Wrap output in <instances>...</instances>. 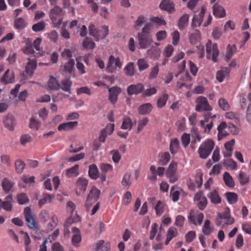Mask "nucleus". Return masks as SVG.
Returning a JSON list of instances; mask_svg holds the SVG:
<instances>
[{
    "label": "nucleus",
    "mask_w": 251,
    "mask_h": 251,
    "mask_svg": "<svg viewBox=\"0 0 251 251\" xmlns=\"http://www.w3.org/2000/svg\"><path fill=\"white\" fill-rule=\"evenodd\" d=\"M147 18L143 16L140 15L138 17L135 22L134 28L138 30L144 24V26L142 28L141 31L137 33V38L140 48L145 49L148 48L152 42L151 32L152 25L150 23H146Z\"/></svg>",
    "instance_id": "obj_1"
},
{
    "label": "nucleus",
    "mask_w": 251,
    "mask_h": 251,
    "mask_svg": "<svg viewBox=\"0 0 251 251\" xmlns=\"http://www.w3.org/2000/svg\"><path fill=\"white\" fill-rule=\"evenodd\" d=\"M88 28L89 34L93 36L96 41L104 39L109 34V28L105 25L98 28L91 24L89 25Z\"/></svg>",
    "instance_id": "obj_2"
},
{
    "label": "nucleus",
    "mask_w": 251,
    "mask_h": 251,
    "mask_svg": "<svg viewBox=\"0 0 251 251\" xmlns=\"http://www.w3.org/2000/svg\"><path fill=\"white\" fill-rule=\"evenodd\" d=\"M215 146L214 141L211 139H207L200 146L198 152L200 158L206 159L211 153Z\"/></svg>",
    "instance_id": "obj_3"
},
{
    "label": "nucleus",
    "mask_w": 251,
    "mask_h": 251,
    "mask_svg": "<svg viewBox=\"0 0 251 251\" xmlns=\"http://www.w3.org/2000/svg\"><path fill=\"white\" fill-rule=\"evenodd\" d=\"M64 12L61 8L55 6L51 9L49 13L50 20L55 26H59L62 23Z\"/></svg>",
    "instance_id": "obj_4"
},
{
    "label": "nucleus",
    "mask_w": 251,
    "mask_h": 251,
    "mask_svg": "<svg viewBox=\"0 0 251 251\" xmlns=\"http://www.w3.org/2000/svg\"><path fill=\"white\" fill-rule=\"evenodd\" d=\"M100 191L96 186L92 187L87 197L85 206L87 210H89L91 206L99 199Z\"/></svg>",
    "instance_id": "obj_5"
},
{
    "label": "nucleus",
    "mask_w": 251,
    "mask_h": 251,
    "mask_svg": "<svg viewBox=\"0 0 251 251\" xmlns=\"http://www.w3.org/2000/svg\"><path fill=\"white\" fill-rule=\"evenodd\" d=\"M24 214L25 221L29 228L37 232L39 229V225L38 222L35 221L32 212L29 207H26L25 208Z\"/></svg>",
    "instance_id": "obj_6"
},
{
    "label": "nucleus",
    "mask_w": 251,
    "mask_h": 251,
    "mask_svg": "<svg viewBox=\"0 0 251 251\" xmlns=\"http://www.w3.org/2000/svg\"><path fill=\"white\" fill-rule=\"evenodd\" d=\"M206 57L207 59H211L214 62H217V57L219 54V51L217 44L213 45L211 41H208L206 45Z\"/></svg>",
    "instance_id": "obj_7"
},
{
    "label": "nucleus",
    "mask_w": 251,
    "mask_h": 251,
    "mask_svg": "<svg viewBox=\"0 0 251 251\" xmlns=\"http://www.w3.org/2000/svg\"><path fill=\"white\" fill-rule=\"evenodd\" d=\"M196 110L198 112L210 111L212 107L209 105L207 99L203 96H200L196 100Z\"/></svg>",
    "instance_id": "obj_8"
},
{
    "label": "nucleus",
    "mask_w": 251,
    "mask_h": 251,
    "mask_svg": "<svg viewBox=\"0 0 251 251\" xmlns=\"http://www.w3.org/2000/svg\"><path fill=\"white\" fill-rule=\"evenodd\" d=\"M122 67V63L121 62L119 57L115 58L112 55L109 56L108 62L106 68L107 72L112 73L115 71L117 68L120 69Z\"/></svg>",
    "instance_id": "obj_9"
},
{
    "label": "nucleus",
    "mask_w": 251,
    "mask_h": 251,
    "mask_svg": "<svg viewBox=\"0 0 251 251\" xmlns=\"http://www.w3.org/2000/svg\"><path fill=\"white\" fill-rule=\"evenodd\" d=\"M145 89L144 85L141 83L130 85L127 88V93L129 96L138 95L142 93Z\"/></svg>",
    "instance_id": "obj_10"
},
{
    "label": "nucleus",
    "mask_w": 251,
    "mask_h": 251,
    "mask_svg": "<svg viewBox=\"0 0 251 251\" xmlns=\"http://www.w3.org/2000/svg\"><path fill=\"white\" fill-rule=\"evenodd\" d=\"M15 81V75L12 71L8 69L0 78V82L4 85L13 83Z\"/></svg>",
    "instance_id": "obj_11"
},
{
    "label": "nucleus",
    "mask_w": 251,
    "mask_h": 251,
    "mask_svg": "<svg viewBox=\"0 0 251 251\" xmlns=\"http://www.w3.org/2000/svg\"><path fill=\"white\" fill-rule=\"evenodd\" d=\"M108 100L113 104H115L118 100V96L121 92V89L117 86L112 87L108 89Z\"/></svg>",
    "instance_id": "obj_12"
},
{
    "label": "nucleus",
    "mask_w": 251,
    "mask_h": 251,
    "mask_svg": "<svg viewBox=\"0 0 251 251\" xmlns=\"http://www.w3.org/2000/svg\"><path fill=\"white\" fill-rule=\"evenodd\" d=\"M88 184V181L87 179L81 177L78 178L76 183V193L77 196H79L80 195V192L84 193L85 192Z\"/></svg>",
    "instance_id": "obj_13"
},
{
    "label": "nucleus",
    "mask_w": 251,
    "mask_h": 251,
    "mask_svg": "<svg viewBox=\"0 0 251 251\" xmlns=\"http://www.w3.org/2000/svg\"><path fill=\"white\" fill-rule=\"evenodd\" d=\"M205 11L206 8L203 6L201 8L200 13L198 15H194L192 22V26L193 28L199 26L201 25Z\"/></svg>",
    "instance_id": "obj_14"
},
{
    "label": "nucleus",
    "mask_w": 251,
    "mask_h": 251,
    "mask_svg": "<svg viewBox=\"0 0 251 251\" xmlns=\"http://www.w3.org/2000/svg\"><path fill=\"white\" fill-rule=\"evenodd\" d=\"M204 215L202 213H199L198 214L196 215L194 211L191 210L189 213V215L188 217V221L190 223H192L194 225H197V221L199 225H201L202 223Z\"/></svg>",
    "instance_id": "obj_15"
},
{
    "label": "nucleus",
    "mask_w": 251,
    "mask_h": 251,
    "mask_svg": "<svg viewBox=\"0 0 251 251\" xmlns=\"http://www.w3.org/2000/svg\"><path fill=\"white\" fill-rule=\"evenodd\" d=\"M228 210H229V209H228ZM222 220L225 221L224 224L226 225H231L234 222L233 218L230 217V212L229 211H226L222 214H219V219L217 220L216 223L218 226H220L222 224Z\"/></svg>",
    "instance_id": "obj_16"
},
{
    "label": "nucleus",
    "mask_w": 251,
    "mask_h": 251,
    "mask_svg": "<svg viewBox=\"0 0 251 251\" xmlns=\"http://www.w3.org/2000/svg\"><path fill=\"white\" fill-rule=\"evenodd\" d=\"M160 8L171 13L175 11V5L170 0H163L160 4Z\"/></svg>",
    "instance_id": "obj_17"
},
{
    "label": "nucleus",
    "mask_w": 251,
    "mask_h": 251,
    "mask_svg": "<svg viewBox=\"0 0 251 251\" xmlns=\"http://www.w3.org/2000/svg\"><path fill=\"white\" fill-rule=\"evenodd\" d=\"M13 199L11 195H9L5 198L4 201H0L1 209L5 210L6 211H11L12 209V201Z\"/></svg>",
    "instance_id": "obj_18"
},
{
    "label": "nucleus",
    "mask_w": 251,
    "mask_h": 251,
    "mask_svg": "<svg viewBox=\"0 0 251 251\" xmlns=\"http://www.w3.org/2000/svg\"><path fill=\"white\" fill-rule=\"evenodd\" d=\"M27 60L28 62L25 67V71L27 74L32 75L36 68L37 61L35 59H31L30 58H28Z\"/></svg>",
    "instance_id": "obj_19"
},
{
    "label": "nucleus",
    "mask_w": 251,
    "mask_h": 251,
    "mask_svg": "<svg viewBox=\"0 0 251 251\" xmlns=\"http://www.w3.org/2000/svg\"><path fill=\"white\" fill-rule=\"evenodd\" d=\"M223 181L225 185L229 188H233L235 186V182L232 176L228 172H226L223 174Z\"/></svg>",
    "instance_id": "obj_20"
},
{
    "label": "nucleus",
    "mask_w": 251,
    "mask_h": 251,
    "mask_svg": "<svg viewBox=\"0 0 251 251\" xmlns=\"http://www.w3.org/2000/svg\"><path fill=\"white\" fill-rule=\"evenodd\" d=\"M78 125V122L76 121L74 122H69L67 123H64L60 124L58 126V130L59 131L61 130H69L73 129L75 127Z\"/></svg>",
    "instance_id": "obj_21"
},
{
    "label": "nucleus",
    "mask_w": 251,
    "mask_h": 251,
    "mask_svg": "<svg viewBox=\"0 0 251 251\" xmlns=\"http://www.w3.org/2000/svg\"><path fill=\"white\" fill-rule=\"evenodd\" d=\"M213 14L215 17L223 18L226 16V11L224 8L217 3L213 6Z\"/></svg>",
    "instance_id": "obj_22"
},
{
    "label": "nucleus",
    "mask_w": 251,
    "mask_h": 251,
    "mask_svg": "<svg viewBox=\"0 0 251 251\" xmlns=\"http://www.w3.org/2000/svg\"><path fill=\"white\" fill-rule=\"evenodd\" d=\"M211 203L217 204L221 203L222 199L218 191L214 190L211 192L207 196Z\"/></svg>",
    "instance_id": "obj_23"
},
{
    "label": "nucleus",
    "mask_w": 251,
    "mask_h": 251,
    "mask_svg": "<svg viewBox=\"0 0 251 251\" xmlns=\"http://www.w3.org/2000/svg\"><path fill=\"white\" fill-rule=\"evenodd\" d=\"M88 175L92 179H97L100 176V173L96 164H91L89 167Z\"/></svg>",
    "instance_id": "obj_24"
},
{
    "label": "nucleus",
    "mask_w": 251,
    "mask_h": 251,
    "mask_svg": "<svg viewBox=\"0 0 251 251\" xmlns=\"http://www.w3.org/2000/svg\"><path fill=\"white\" fill-rule=\"evenodd\" d=\"M152 109V104L150 103H146L141 105L138 109L140 115H147L149 114Z\"/></svg>",
    "instance_id": "obj_25"
},
{
    "label": "nucleus",
    "mask_w": 251,
    "mask_h": 251,
    "mask_svg": "<svg viewBox=\"0 0 251 251\" xmlns=\"http://www.w3.org/2000/svg\"><path fill=\"white\" fill-rule=\"evenodd\" d=\"M55 198L54 194H49L48 193H44L43 195V198L40 199L38 201L39 205L41 207L46 203H50L51 202L52 200Z\"/></svg>",
    "instance_id": "obj_26"
},
{
    "label": "nucleus",
    "mask_w": 251,
    "mask_h": 251,
    "mask_svg": "<svg viewBox=\"0 0 251 251\" xmlns=\"http://www.w3.org/2000/svg\"><path fill=\"white\" fill-rule=\"evenodd\" d=\"M158 163L161 165H166L171 159V156L168 152H161L158 155Z\"/></svg>",
    "instance_id": "obj_27"
},
{
    "label": "nucleus",
    "mask_w": 251,
    "mask_h": 251,
    "mask_svg": "<svg viewBox=\"0 0 251 251\" xmlns=\"http://www.w3.org/2000/svg\"><path fill=\"white\" fill-rule=\"evenodd\" d=\"M178 234L177 230L174 227H170L167 232V238L165 241V245L169 244L170 242L175 237H176Z\"/></svg>",
    "instance_id": "obj_28"
},
{
    "label": "nucleus",
    "mask_w": 251,
    "mask_h": 251,
    "mask_svg": "<svg viewBox=\"0 0 251 251\" xmlns=\"http://www.w3.org/2000/svg\"><path fill=\"white\" fill-rule=\"evenodd\" d=\"M5 126L10 130L14 129V118L11 115H8L3 120Z\"/></svg>",
    "instance_id": "obj_29"
},
{
    "label": "nucleus",
    "mask_w": 251,
    "mask_h": 251,
    "mask_svg": "<svg viewBox=\"0 0 251 251\" xmlns=\"http://www.w3.org/2000/svg\"><path fill=\"white\" fill-rule=\"evenodd\" d=\"M1 185L4 192L9 193L12 190L14 183L8 178H5L2 181Z\"/></svg>",
    "instance_id": "obj_30"
},
{
    "label": "nucleus",
    "mask_w": 251,
    "mask_h": 251,
    "mask_svg": "<svg viewBox=\"0 0 251 251\" xmlns=\"http://www.w3.org/2000/svg\"><path fill=\"white\" fill-rule=\"evenodd\" d=\"M189 19V15L185 14L179 19L178 23V28L180 30H183L188 25Z\"/></svg>",
    "instance_id": "obj_31"
},
{
    "label": "nucleus",
    "mask_w": 251,
    "mask_h": 251,
    "mask_svg": "<svg viewBox=\"0 0 251 251\" xmlns=\"http://www.w3.org/2000/svg\"><path fill=\"white\" fill-rule=\"evenodd\" d=\"M79 175V165L75 164L66 171V176L68 177L76 176Z\"/></svg>",
    "instance_id": "obj_32"
},
{
    "label": "nucleus",
    "mask_w": 251,
    "mask_h": 251,
    "mask_svg": "<svg viewBox=\"0 0 251 251\" xmlns=\"http://www.w3.org/2000/svg\"><path fill=\"white\" fill-rule=\"evenodd\" d=\"M110 126L111 130L109 133L107 132V128H104L101 131L100 136L99 137V141L102 143H104L105 139L108 134L110 135L113 132L114 129V124H111Z\"/></svg>",
    "instance_id": "obj_33"
},
{
    "label": "nucleus",
    "mask_w": 251,
    "mask_h": 251,
    "mask_svg": "<svg viewBox=\"0 0 251 251\" xmlns=\"http://www.w3.org/2000/svg\"><path fill=\"white\" fill-rule=\"evenodd\" d=\"M179 148V142L177 138L171 140L170 144V151L172 154L176 153Z\"/></svg>",
    "instance_id": "obj_34"
},
{
    "label": "nucleus",
    "mask_w": 251,
    "mask_h": 251,
    "mask_svg": "<svg viewBox=\"0 0 251 251\" xmlns=\"http://www.w3.org/2000/svg\"><path fill=\"white\" fill-rule=\"evenodd\" d=\"M124 72L126 75L133 76L135 74V68L133 62L128 63L124 68Z\"/></svg>",
    "instance_id": "obj_35"
},
{
    "label": "nucleus",
    "mask_w": 251,
    "mask_h": 251,
    "mask_svg": "<svg viewBox=\"0 0 251 251\" xmlns=\"http://www.w3.org/2000/svg\"><path fill=\"white\" fill-rule=\"evenodd\" d=\"M75 61L73 59H69L65 63L63 67V70L66 73L71 74L74 70Z\"/></svg>",
    "instance_id": "obj_36"
},
{
    "label": "nucleus",
    "mask_w": 251,
    "mask_h": 251,
    "mask_svg": "<svg viewBox=\"0 0 251 251\" xmlns=\"http://www.w3.org/2000/svg\"><path fill=\"white\" fill-rule=\"evenodd\" d=\"M225 196L227 201L230 204L235 203L238 199V196L237 194L234 192H226L225 194Z\"/></svg>",
    "instance_id": "obj_37"
},
{
    "label": "nucleus",
    "mask_w": 251,
    "mask_h": 251,
    "mask_svg": "<svg viewBox=\"0 0 251 251\" xmlns=\"http://www.w3.org/2000/svg\"><path fill=\"white\" fill-rule=\"evenodd\" d=\"M237 48L235 44L228 45L226 48V57L227 60L231 59L233 54L236 52Z\"/></svg>",
    "instance_id": "obj_38"
},
{
    "label": "nucleus",
    "mask_w": 251,
    "mask_h": 251,
    "mask_svg": "<svg viewBox=\"0 0 251 251\" xmlns=\"http://www.w3.org/2000/svg\"><path fill=\"white\" fill-rule=\"evenodd\" d=\"M26 46L22 49V51L27 55L32 54L34 53L32 46V43L29 40L25 41Z\"/></svg>",
    "instance_id": "obj_39"
},
{
    "label": "nucleus",
    "mask_w": 251,
    "mask_h": 251,
    "mask_svg": "<svg viewBox=\"0 0 251 251\" xmlns=\"http://www.w3.org/2000/svg\"><path fill=\"white\" fill-rule=\"evenodd\" d=\"M169 98V95L164 93L162 96L159 97L157 100L156 104L158 108H162L164 107L167 103Z\"/></svg>",
    "instance_id": "obj_40"
},
{
    "label": "nucleus",
    "mask_w": 251,
    "mask_h": 251,
    "mask_svg": "<svg viewBox=\"0 0 251 251\" xmlns=\"http://www.w3.org/2000/svg\"><path fill=\"white\" fill-rule=\"evenodd\" d=\"M223 165L226 169L235 170L237 169V163L232 159H225Z\"/></svg>",
    "instance_id": "obj_41"
},
{
    "label": "nucleus",
    "mask_w": 251,
    "mask_h": 251,
    "mask_svg": "<svg viewBox=\"0 0 251 251\" xmlns=\"http://www.w3.org/2000/svg\"><path fill=\"white\" fill-rule=\"evenodd\" d=\"M59 85V87L63 91L68 92L69 94L71 93L70 88L72 85V82L69 79L65 78L63 79Z\"/></svg>",
    "instance_id": "obj_42"
},
{
    "label": "nucleus",
    "mask_w": 251,
    "mask_h": 251,
    "mask_svg": "<svg viewBox=\"0 0 251 251\" xmlns=\"http://www.w3.org/2000/svg\"><path fill=\"white\" fill-rule=\"evenodd\" d=\"M210 222L209 220L205 221L202 230L205 235H209L213 231V227L210 226Z\"/></svg>",
    "instance_id": "obj_43"
},
{
    "label": "nucleus",
    "mask_w": 251,
    "mask_h": 251,
    "mask_svg": "<svg viewBox=\"0 0 251 251\" xmlns=\"http://www.w3.org/2000/svg\"><path fill=\"white\" fill-rule=\"evenodd\" d=\"M228 73L229 72L226 68L222 69L217 72L216 79L219 82H222Z\"/></svg>",
    "instance_id": "obj_44"
},
{
    "label": "nucleus",
    "mask_w": 251,
    "mask_h": 251,
    "mask_svg": "<svg viewBox=\"0 0 251 251\" xmlns=\"http://www.w3.org/2000/svg\"><path fill=\"white\" fill-rule=\"evenodd\" d=\"M14 25L17 29H23L26 25L25 20L22 18H17L14 22Z\"/></svg>",
    "instance_id": "obj_45"
},
{
    "label": "nucleus",
    "mask_w": 251,
    "mask_h": 251,
    "mask_svg": "<svg viewBox=\"0 0 251 251\" xmlns=\"http://www.w3.org/2000/svg\"><path fill=\"white\" fill-rule=\"evenodd\" d=\"M154 209L157 216H161L164 212V203L161 201H158L154 207Z\"/></svg>",
    "instance_id": "obj_46"
},
{
    "label": "nucleus",
    "mask_w": 251,
    "mask_h": 251,
    "mask_svg": "<svg viewBox=\"0 0 251 251\" xmlns=\"http://www.w3.org/2000/svg\"><path fill=\"white\" fill-rule=\"evenodd\" d=\"M48 87L51 90L57 89L60 87L58 81L56 80V78L50 76L48 82Z\"/></svg>",
    "instance_id": "obj_47"
},
{
    "label": "nucleus",
    "mask_w": 251,
    "mask_h": 251,
    "mask_svg": "<svg viewBox=\"0 0 251 251\" xmlns=\"http://www.w3.org/2000/svg\"><path fill=\"white\" fill-rule=\"evenodd\" d=\"M132 126V122L131 119L128 117H125L123 119L121 128L123 129H131Z\"/></svg>",
    "instance_id": "obj_48"
},
{
    "label": "nucleus",
    "mask_w": 251,
    "mask_h": 251,
    "mask_svg": "<svg viewBox=\"0 0 251 251\" xmlns=\"http://www.w3.org/2000/svg\"><path fill=\"white\" fill-rule=\"evenodd\" d=\"M25 166V162L20 159H17L15 162V170L18 174H21L23 172Z\"/></svg>",
    "instance_id": "obj_49"
},
{
    "label": "nucleus",
    "mask_w": 251,
    "mask_h": 251,
    "mask_svg": "<svg viewBox=\"0 0 251 251\" xmlns=\"http://www.w3.org/2000/svg\"><path fill=\"white\" fill-rule=\"evenodd\" d=\"M238 179L241 185H244L247 184L249 181V176L246 173L240 172L238 176Z\"/></svg>",
    "instance_id": "obj_50"
},
{
    "label": "nucleus",
    "mask_w": 251,
    "mask_h": 251,
    "mask_svg": "<svg viewBox=\"0 0 251 251\" xmlns=\"http://www.w3.org/2000/svg\"><path fill=\"white\" fill-rule=\"evenodd\" d=\"M218 104L219 107L224 111H227L230 108L229 104L225 98H220L218 100Z\"/></svg>",
    "instance_id": "obj_51"
},
{
    "label": "nucleus",
    "mask_w": 251,
    "mask_h": 251,
    "mask_svg": "<svg viewBox=\"0 0 251 251\" xmlns=\"http://www.w3.org/2000/svg\"><path fill=\"white\" fill-rule=\"evenodd\" d=\"M202 177V173L200 171H198L196 173L195 180V183L197 185L198 188H200L202 186L203 182Z\"/></svg>",
    "instance_id": "obj_52"
},
{
    "label": "nucleus",
    "mask_w": 251,
    "mask_h": 251,
    "mask_svg": "<svg viewBox=\"0 0 251 251\" xmlns=\"http://www.w3.org/2000/svg\"><path fill=\"white\" fill-rule=\"evenodd\" d=\"M176 167L177 163L175 162H172L166 171V176H171L175 174L176 171Z\"/></svg>",
    "instance_id": "obj_53"
},
{
    "label": "nucleus",
    "mask_w": 251,
    "mask_h": 251,
    "mask_svg": "<svg viewBox=\"0 0 251 251\" xmlns=\"http://www.w3.org/2000/svg\"><path fill=\"white\" fill-rule=\"evenodd\" d=\"M200 35V32L199 30H196L194 33L190 34L189 36V40L191 44H195L198 41Z\"/></svg>",
    "instance_id": "obj_54"
},
{
    "label": "nucleus",
    "mask_w": 251,
    "mask_h": 251,
    "mask_svg": "<svg viewBox=\"0 0 251 251\" xmlns=\"http://www.w3.org/2000/svg\"><path fill=\"white\" fill-rule=\"evenodd\" d=\"M41 125V122L34 118L30 119L29 123V127L30 128L37 130L40 128Z\"/></svg>",
    "instance_id": "obj_55"
},
{
    "label": "nucleus",
    "mask_w": 251,
    "mask_h": 251,
    "mask_svg": "<svg viewBox=\"0 0 251 251\" xmlns=\"http://www.w3.org/2000/svg\"><path fill=\"white\" fill-rule=\"evenodd\" d=\"M58 221L57 216L55 215L52 216L50 222L48 224V229L52 230L58 225Z\"/></svg>",
    "instance_id": "obj_56"
},
{
    "label": "nucleus",
    "mask_w": 251,
    "mask_h": 251,
    "mask_svg": "<svg viewBox=\"0 0 251 251\" xmlns=\"http://www.w3.org/2000/svg\"><path fill=\"white\" fill-rule=\"evenodd\" d=\"M18 202L20 204H24L27 202L29 201L27 195L25 193H21L17 196Z\"/></svg>",
    "instance_id": "obj_57"
},
{
    "label": "nucleus",
    "mask_w": 251,
    "mask_h": 251,
    "mask_svg": "<svg viewBox=\"0 0 251 251\" xmlns=\"http://www.w3.org/2000/svg\"><path fill=\"white\" fill-rule=\"evenodd\" d=\"M157 92V90L154 87L150 88L144 90L142 92V96L144 97H149L152 95L155 94Z\"/></svg>",
    "instance_id": "obj_58"
},
{
    "label": "nucleus",
    "mask_w": 251,
    "mask_h": 251,
    "mask_svg": "<svg viewBox=\"0 0 251 251\" xmlns=\"http://www.w3.org/2000/svg\"><path fill=\"white\" fill-rule=\"evenodd\" d=\"M45 28V23L44 21H41L32 25V29L35 32H39L44 29Z\"/></svg>",
    "instance_id": "obj_59"
},
{
    "label": "nucleus",
    "mask_w": 251,
    "mask_h": 251,
    "mask_svg": "<svg viewBox=\"0 0 251 251\" xmlns=\"http://www.w3.org/2000/svg\"><path fill=\"white\" fill-rule=\"evenodd\" d=\"M83 46L85 49H93L95 47V44L91 39L85 38L83 42Z\"/></svg>",
    "instance_id": "obj_60"
},
{
    "label": "nucleus",
    "mask_w": 251,
    "mask_h": 251,
    "mask_svg": "<svg viewBox=\"0 0 251 251\" xmlns=\"http://www.w3.org/2000/svg\"><path fill=\"white\" fill-rule=\"evenodd\" d=\"M100 168L102 173L105 174L106 173L111 171L113 170V167L111 165L108 163H101L100 165Z\"/></svg>",
    "instance_id": "obj_61"
},
{
    "label": "nucleus",
    "mask_w": 251,
    "mask_h": 251,
    "mask_svg": "<svg viewBox=\"0 0 251 251\" xmlns=\"http://www.w3.org/2000/svg\"><path fill=\"white\" fill-rule=\"evenodd\" d=\"M110 154L112 155V160L115 163H118L121 159V155L118 150H113L110 151Z\"/></svg>",
    "instance_id": "obj_62"
},
{
    "label": "nucleus",
    "mask_w": 251,
    "mask_h": 251,
    "mask_svg": "<svg viewBox=\"0 0 251 251\" xmlns=\"http://www.w3.org/2000/svg\"><path fill=\"white\" fill-rule=\"evenodd\" d=\"M182 144L184 148H186L190 142V136L189 134L185 133L183 134L181 137Z\"/></svg>",
    "instance_id": "obj_63"
},
{
    "label": "nucleus",
    "mask_w": 251,
    "mask_h": 251,
    "mask_svg": "<svg viewBox=\"0 0 251 251\" xmlns=\"http://www.w3.org/2000/svg\"><path fill=\"white\" fill-rule=\"evenodd\" d=\"M137 65L140 71H143L147 69L149 67V65L144 59H139L137 61Z\"/></svg>",
    "instance_id": "obj_64"
}]
</instances>
